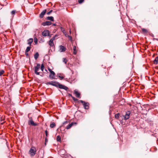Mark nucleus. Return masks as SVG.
Instances as JSON below:
<instances>
[{
    "label": "nucleus",
    "mask_w": 158,
    "mask_h": 158,
    "mask_svg": "<svg viewBox=\"0 0 158 158\" xmlns=\"http://www.w3.org/2000/svg\"><path fill=\"white\" fill-rule=\"evenodd\" d=\"M46 84L47 85H52L53 86L56 87H58L60 89H63L66 90H67L68 89V88L67 86L63 85L59 83H56L52 81V82H48L46 83Z\"/></svg>",
    "instance_id": "1"
},
{
    "label": "nucleus",
    "mask_w": 158,
    "mask_h": 158,
    "mask_svg": "<svg viewBox=\"0 0 158 158\" xmlns=\"http://www.w3.org/2000/svg\"><path fill=\"white\" fill-rule=\"evenodd\" d=\"M37 149L35 147H32L28 152V154L32 157L34 156L36 153Z\"/></svg>",
    "instance_id": "2"
},
{
    "label": "nucleus",
    "mask_w": 158,
    "mask_h": 158,
    "mask_svg": "<svg viewBox=\"0 0 158 158\" xmlns=\"http://www.w3.org/2000/svg\"><path fill=\"white\" fill-rule=\"evenodd\" d=\"M78 102L81 103L82 104L84 108L85 109H88L89 108V103L88 102H85L82 100H79Z\"/></svg>",
    "instance_id": "3"
},
{
    "label": "nucleus",
    "mask_w": 158,
    "mask_h": 158,
    "mask_svg": "<svg viewBox=\"0 0 158 158\" xmlns=\"http://www.w3.org/2000/svg\"><path fill=\"white\" fill-rule=\"evenodd\" d=\"M40 67V65L39 64H37V65L34 68V72L37 75H39L40 73L38 71L39 70Z\"/></svg>",
    "instance_id": "4"
},
{
    "label": "nucleus",
    "mask_w": 158,
    "mask_h": 158,
    "mask_svg": "<svg viewBox=\"0 0 158 158\" xmlns=\"http://www.w3.org/2000/svg\"><path fill=\"white\" fill-rule=\"evenodd\" d=\"M48 69L50 73V74L49 75L50 78L52 79H55V73L50 68H48Z\"/></svg>",
    "instance_id": "5"
},
{
    "label": "nucleus",
    "mask_w": 158,
    "mask_h": 158,
    "mask_svg": "<svg viewBox=\"0 0 158 158\" xmlns=\"http://www.w3.org/2000/svg\"><path fill=\"white\" fill-rule=\"evenodd\" d=\"M28 124L30 125H31L34 126H35L38 125V123H35L32 120H30L29 121Z\"/></svg>",
    "instance_id": "6"
},
{
    "label": "nucleus",
    "mask_w": 158,
    "mask_h": 158,
    "mask_svg": "<svg viewBox=\"0 0 158 158\" xmlns=\"http://www.w3.org/2000/svg\"><path fill=\"white\" fill-rule=\"evenodd\" d=\"M131 112L130 111H127L126 112L124 116V118H129L130 116L131 115Z\"/></svg>",
    "instance_id": "7"
},
{
    "label": "nucleus",
    "mask_w": 158,
    "mask_h": 158,
    "mask_svg": "<svg viewBox=\"0 0 158 158\" xmlns=\"http://www.w3.org/2000/svg\"><path fill=\"white\" fill-rule=\"evenodd\" d=\"M54 39L51 38V39L48 42V44L50 47H53L54 46V43L53 41L54 40Z\"/></svg>",
    "instance_id": "8"
},
{
    "label": "nucleus",
    "mask_w": 158,
    "mask_h": 158,
    "mask_svg": "<svg viewBox=\"0 0 158 158\" xmlns=\"http://www.w3.org/2000/svg\"><path fill=\"white\" fill-rule=\"evenodd\" d=\"M77 123L76 122H73L71 123L70 124H69L66 127V128L67 129H69L72 126L74 125H76Z\"/></svg>",
    "instance_id": "9"
},
{
    "label": "nucleus",
    "mask_w": 158,
    "mask_h": 158,
    "mask_svg": "<svg viewBox=\"0 0 158 158\" xmlns=\"http://www.w3.org/2000/svg\"><path fill=\"white\" fill-rule=\"evenodd\" d=\"M47 11V10L46 9H45L40 14L39 16L41 18H42L43 17L44 15H45V13H46Z\"/></svg>",
    "instance_id": "10"
},
{
    "label": "nucleus",
    "mask_w": 158,
    "mask_h": 158,
    "mask_svg": "<svg viewBox=\"0 0 158 158\" xmlns=\"http://www.w3.org/2000/svg\"><path fill=\"white\" fill-rule=\"evenodd\" d=\"M52 24V22L49 21H47L43 23H42V25L44 26H49Z\"/></svg>",
    "instance_id": "11"
},
{
    "label": "nucleus",
    "mask_w": 158,
    "mask_h": 158,
    "mask_svg": "<svg viewBox=\"0 0 158 158\" xmlns=\"http://www.w3.org/2000/svg\"><path fill=\"white\" fill-rule=\"evenodd\" d=\"M49 34V31L48 30H45L42 33V35L43 36H47Z\"/></svg>",
    "instance_id": "12"
},
{
    "label": "nucleus",
    "mask_w": 158,
    "mask_h": 158,
    "mask_svg": "<svg viewBox=\"0 0 158 158\" xmlns=\"http://www.w3.org/2000/svg\"><path fill=\"white\" fill-rule=\"evenodd\" d=\"M60 51L61 52H64L66 50V48L64 46L60 45L59 46Z\"/></svg>",
    "instance_id": "13"
},
{
    "label": "nucleus",
    "mask_w": 158,
    "mask_h": 158,
    "mask_svg": "<svg viewBox=\"0 0 158 158\" xmlns=\"http://www.w3.org/2000/svg\"><path fill=\"white\" fill-rule=\"evenodd\" d=\"M74 94L76 95L77 97L78 98H80V93L78 92L77 90L75 89L74 90Z\"/></svg>",
    "instance_id": "14"
},
{
    "label": "nucleus",
    "mask_w": 158,
    "mask_h": 158,
    "mask_svg": "<svg viewBox=\"0 0 158 158\" xmlns=\"http://www.w3.org/2000/svg\"><path fill=\"white\" fill-rule=\"evenodd\" d=\"M61 31L63 32L64 35H65V36H67V32L66 31L64 30V29L62 27H60Z\"/></svg>",
    "instance_id": "15"
},
{
    "label": "nucleus",
    "mask_w": 158,
    "mask_h": 158,
    "mask_svg": "<svg viewBox=\"0 0 158 158\" xmlns=\"http://www.w3.org/2000/svg\"><path fill=\"white\" fill-rule=\"evenodd\" d=\"M33 41L32 38H30L27 40V44L30 46L31 45Z\"/></svg>",
    "instance_id": "16"
},
{
    "label": "nucleus",
    "mask_w": 158,
    "mask_h": 158,
    "mask_svg": "<svg viewBox=\"0 0 158 158\" xmlns=\"http://www.w3.org/2000/svg\"><path fill=\"white\" fill-rule=\"evenodd\" d=\"M47 19L51 21H54V18L52 16H48L47 18Z\"/></svg>",
    "instance_id": "17"
},
{
    "label": "nucleus",
    "mask_w": 158,
    "mask_h": 158,
    "mask_svg": "<svg viewBox=\"0 0 158 158\" xmlns=\"http://www.w3.org/2000/svg\"><path fill=\"white\" fill-rule=\"evenodd\" d=\"M142 31L144 34H146L148 33V31L147 29L143 28L142 29Z\"/></svg>",
    "instance_id": "18"
},
{
    "label": "nucleus",
    "mask_w": 158,
    "mask_h": 158,
    "mask_svg": "<svg viewBox=\"0 0 158 158\" xmlns=\"http://www.w3.org/2000/svg\"><path fill=\"white\" fill-rule=\"evenodd\" d=\"M73 53L75 55L77 53V49H76V47L75 46H74L73 47Z\"/></svg>",
    "instance_id": "19"
},
{
    "label": "nucleus",
    "mask_w": 158,
    "mask_h": 158,
    "mask_svg": "<svg viewBox=\"0 0 158 158\" xmlns=\"http://www.w3.org/2000/svg\"><path fill=\"white\" fill-rule=\"evenodd\" d=\"M39 55L38 52H36L34 55V57L35 60H36L39 56Z\"/></svg>",
    "instance_id": "20"
},
{
    "label": "nucleus",
    "mask_w": 158,
    "mask_h": 158,
    "mask_svg": "<svg viewBox=\"0 0 158 158\" xmlns=\"http://www.w3.org/2000/svg\"><path fill=\"white\" fill-rule=\"evenodd\" d=\"M154 63V64H156L158 62V57H157L153 61Z\"/></svg>",
    "instance_id": "21"
},
{
    "label": "nucleus",
    "mask_w": 158,
    "mask_h": 158,
    "mask_svg": "<svg viewBox=\"0 0 158 158\" xmlns=\"http://www.w3.org/2000/svg\"><path fill=\"white\" fill-rule=\"evenodd\" d=\"M55 126H56V124L54 122L52 123L50 125V127L51 128H53L54 127H55Z\"/></svg>",
    "instance_id": "22"
},
{
    "label": "nucleus",
    "mask_w": 158,
    "mask_h": 158,
    "mask_svg": "<svg viewBox=\"0 0 158 158\" xmlns=\"http://www.w3.org/2000/svg\"><path fill=\"white\" fill-rule=\"evenodd\" d=\"M16 12V11L15 10H13L11 12V14L13 17H14Z\"/></svg>",
    "instance_id": "23"
},
{
    "label": "nucleus",
    "mask_w": 158,
    "mask_h": 158,
    "mask_svg": "<svg viewBox=\"0 0 158 158\" xmlns=\"http://www.w3.org/2000/svg\"><path fill=\"white\" fill-rule=\"evenodd\" d=\"M56 140L57 141H61V137L60 136L58 135L57 136Z\"/></svg>",
    "instance_id": "24"
},
{
    "label": "nucleus",
    "mask_w": 158,
    "mask_h": 158,
    "mask_svg": "<svg viewBox=\"0 0 158 158\" xmlns=\"http://www.w3.org/2000/svg\"><path fill=\"white\" fill-rule=\"evenodd\" d=\"M31 48L30 46H29L27 47L25 50V52H28L30 50Z\"/></svg>",
    "instance_id": "25"
},
{
    "label": "nucleus",
    "mask_w": 158,
    "mask_h": 158,
    "mask_svg": "<svg viewBox=\"0 0 158 158\" xmlns=\"http://www.w3.org/2000/svg\"><path fill=\"white\" fill-rule=\"evenodd\" d=\"M40 69L42 71H43L44 69V66L43 64H41L40 66Z\"/></svg>",
    "instance_id": "26"
},
{
    "label": "nucleus",
    "mask_w": 158,
    "mask_h": 158,
    "mask_svg": "<svg viewBox=\"0 0 158 158\" xmlns=\"http://www.w3.org/2000/svg\"><path fill=\"white\" fill-rule=\"evenodd\" d=\"M67 37H68V38L69 40L71 41H72V37L71 36L68 35L67 34Z\"/></svg>",
    "instance_id": "27"
},
{
    "label": "nucleus",
    "mask_w": 158,
    "mask_h": 158,
    "mask_svg": "<svg viewBox=\"0 0 158 158\" xmlns=\"http://www.w3.org/2000/svg\"><path fill=\"white\" fill-rule=\"evenodd\" d=\"M4 73V70H0V76H1Z\"/></svg>",
    "instance_id": "28"
},
{
    "label": "nucleus",
    "mask_w": 158,
    "mask_h": 158,
    "mask_svg": "<svg viewBox=\"0 0 158 158\" xmlns=\"http://www.w3.org/2000/svg\"><path fill=\"white\" fill-rule=\"evenodd\" d=\"M34 41L35 44H37L38 39L36 38H35L34 39Z\"/></svg>",
    "instance_id": "29"
},
{
    "label": "nucleus",
    "mask_w": 158,
    "mask_h": 158,
    "mask_svg": "<svg viewBox=\"0 0 158 158\" xmlns=\"http://www.w3.org/2000/svg\"><path fill=\"white\" fill-rule=\"evenodd\" d=\"M5 119H0V123L1 124H2L4 122Z\"/></svg>",
    "instance_id": "30"
},
{
    "label": "nucleus",
    "mask_w": 158,
    "mask_h": 158,
    "mask_svg": "<svg viewBox=\"0 0 158 158\" xmlns=\"http://www.w3.org/2000/svg\"><path fill=\"white\" fill-rule=\"evenodd\" d=\"M72 98L75 101H79V100H78L75 98V97H72Z\"/></svg>",
    "instance_id": "31"
},
{
    "label": "nucleus",
    "mask_w": 158,
    "mask_h": 158,
    "mask_svg": "<svg viewBox=\"0 0 158 158\" xmlns=\"http://www.w3.org/2000/svg\"><path fill=\"white\" fill-rule=\"evenodd\" d=\"M67 60L66 58H64L63 59V62H64L65 64H66L67 62Z\"/></svg>",
    "instance_id": "32"
},
{
    "label": "nucleus",
    "mask_w": 158,
    "mask_h": 158,
    "mask_svg": "<svg viewBox=\"0 0 158 158\" xmlns=\"http://www.w3.org/2000/svg\"><path fill=\"white\" fill-rule=\"evenodd\" d=\"M38 152V153L37 154V155H38L37 158H43V155H42V156H40V155H39V152Z\"/></svg>",
    "instance_id": "33"
},
{
    "label": "nucleus",
    "mask_w": 158,
    "mask_h": 158,
    "mask_svg": "<svg viewBox=\"0 0 158 158\" xmlns=\"http://www.w3.org/2000/svg\"><path fill=\"white\" fill-rule=\"evenodd\" d=\"M119 113H118L117 114H115V117L116 118H117L119 117Z\"/></svg>",
    "instance_id": "34"
},
{
    "label": "nucleus",
    "mask_w": 158,
    "mask_h": 158,
    "mask_svg": "<svg viewBox=\"0 0 158 158\" xmlns=\"http://www.w3.org/2000/svg\"><path fill=\"white\" fill-rule=\"evenodd\" d=\"M59 36V35L57 34H56V35H55L53 37H52V39H54V40H55V39H56L58 36Z\"/></svg>",
    "instance_id": "35"
},
{
    "label": "nucleus",
    "mask_w": 158,
    "mask_h": 158,
    "mask_svg": "<svg viewBox=\"0 0 158 158\" xmlns=\"http://www.w3.org/2000/svg\"><path fill=\"white\" fill-rule=\"evenodd\" d=\"M52 10H50L49 12L47 13V14L48 15H49L52 12Z\"/></svg>",
    "instance_id": "36"
},
{
    "label": "nucleus",
    "mask_w": 158,
    "mask_h": 158,
    "mask_svg": "<svg viewBox=\"0 0 158 158\" xmlns=\"http://www.w3.org/2000/svg\"><path fill=\"white\" fill-rule=\"evenodd\" d=\"M84 1V0H78V2L79 3H82Z\"/></svg>",
    "instance_id": "37"
},
{
    "label": "nucleus",
    "mask_w": 158,
    "mask_h": 158,
    "mask_svg": "<svg viewBox=\"0 0 158 158\" xmlns=\"http://www.w3.org/2000/svg\"><path fill=\"white\" fill-rule=\"evenodd\" d=\"M45 134H46V136H48V131H47V130H46L45 131Z\"/></svg>",
    "instance_id": "38"
},
{
    "label": "nucleus",
    "mask_w": 158,
    "mask_h": 158,
    "mask_svg": "<svg viewBox=\"0 0 158 158\" xmlns=\"http://www.w3.org/2000/svg\"><path fill=\"white\" fill-rule=\"evenodd\" d=\"M59 77L60 78L62 79H63L64 78V77L63 76H60V75L59 76Z\"/></svg>",
    "instance_id": "39"
},
{
    "label": "nucleus",
    "mask_w": 158,
    "mask_h": 158,
    "mask_svg": "<svg viewBox=\"0 0 158 158\" xmlns=\"http://www.w3.org/2000/svg\"><path fill=\"white\" fill-rule=\"evenodd\" d=\"M25 53L26 56H28V52H25Z\"/></svg>",
    "instance_id": "40"
},
{
    "label": "nucleus",
    "mask_w": 158,
    "mask_h": 158,
    "mask_svg": "<svg viewBox=\"0 0 158 158\" xmlns=\"http://www.w3.org/2000/svg\"><path fill=\"white\" fill-rule=\"evenodd\" d=\"M69 96L71 97L72 98V97H73L72 96V95L71 94H69Z\"/></svg>",
    "instance_id": "41"
},
{
    "label": "nucleus",
    "mask_w": 158,
    "mask_h": 158,
    "mask_svg": "<svg viewBox=\"0 0 158 158\" xmlns=\"http://www.w3.org/2000/svg\"><path fill=\"white\" fill-rule=\"evenodd\" d=\"M67 123V121H65V122H64L63 123V124H65L66 123Z\"/></svg>",
    "instance_id": "42"
},
{
    "label": "nucleus",
    "mask_w": 158,
    "mask_h": 158,
    "mask_svg": "<svg viewBox=\"0 0 158 158\" xmlns=\"http://www.w3.org/2000/svg\"><path fill=\"white\" fill-rule=\"evenodd\" d=\"M53 26H56V24H53Z\"/></svg>",
    "instance_id": "43"
},
{
    "label": "nucleus",
    "mask_w": 158,
    "mask_h": 158,
    "mask_svg": "<svg viewBox=\"0 0 158 158\" xmlns=\"http://www.w3.org/2000/svg\"><path fill=\"white\" fill-rule=\"evenodd\" d=\"M69 33H70V34H71V30H70V31H69Z\"/></svg>",
    "instance_id": "44"
},
{
    "label": "nucleus",
    "mask_w": 158,
    "mask_h": 158,
    "mask_svg": "<svg viewBox=\"0 0 158 158\" xmlns=\"http://www.w3.org/2000/svg\"><path fill=\"white\" fill-rule=\"evenodd\" d=\"M47 140V139H46H46H45V142H46V141H47V140Z\"/></svg>",
    "instance_id": "45"
},
{
    "label": "nucleus",
    "mask_w": 158,
    "mask_h": 158,
    "mask_svg": "<svg viewBox=\"0 0 158 158\" xmlns=\"http://www.w3.org/2000/svg\"><path fill=\"white\" fill-rule=\"evenodd\" d=\"M124 120H126L127 119H124Z\"/></svg>",
    "instance_id": "46"
}]
</instances>
